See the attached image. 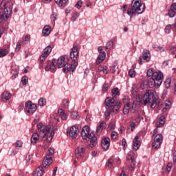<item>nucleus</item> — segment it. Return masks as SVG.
<instances>
[{"mask_svg":"<svg viewBox=\"0 0 176 176\" xmlns=\"http://www.w3.org/2000/svg\"><path fill=\"white\" fill-rule=\"evenodd\" d=\"M104 107L107 111L104 113L105 120H109L112 112H118L122 108V102L115 100V97L107 98L104 100Z\"/></svg>","mask_w":176,"mask_h":176,"instance_id":"1","label":"nucleus"},{"mask_svg":"<svg viewBox=\"0 0 176 176\" xmlns=\"http://www.w3.org/2000/svg\"><path fill=\"white\" fill-rule=\"evenodd\" d=\"M13 0H3L0 3V21H6L12 17Z\"/></svg>","mask_w":176,"mask_h":176,"instance_id":"2","label":"nucleus"},{"mask_svg":"<svg viewBox=\"0 0 176 176\" xmlns=\"http://www.w3.org/2000/svg\"><path fill=\"white\" fill-rule=\"evenodd\" d=\"M139 102H140V104H143L144 106H146L147 104H151V108H152V109H155L160 102L157 96H155L153 90L147 89L146 90V93L143 96L142 100H139Z\"/></svg>","mask_w":176,"mask_h":176,"instance_id":"3","label":"nucleus"},{"mask_svg":"<svg viewBox=\"0 0 176 176\" xmlns=\"http://www.w3.org/2000/svg\"><path fill=\"white\" fill-rule=\"evenodd\" d=\"M78 62L69 63V58L67 56H60L58 59L57 65L58 68H63V72H75L76 67H78Z\"/></svg>","mask_w":176,"mask_h":176,"instance_id":"4","label":"nucleus"},{"mask_svg":"<svg viewBox=\"0 0 176 176\" xmlns=\"http://www.w3.org/2000/svg\"><path fill=\"white\" fill-rule=\"evenodd\" d=\"M145 3H142L141 0H133L131 8H128L127 10V14L131 19L134 14H142L143 12H145Z\"/></svg>","mask_w":176,"mask_h":176,"instance_id":"5","label":"nucleus"},{"mask_svg":"<svg viewBox=\"0 0 176 176\" xmlns=\"http://www.w3.org/2000/svg\"><path fill=\"white\" fill-rule=\"evenodd\" d=\"M81 137L83 140H89L90 148H94L97 144V136L93 132L90 133V127L87 125L83 126L81 131Z\"/></svg>","mask_w":176,"mask_h":176,"instance_id":"6","label":"nucleus"},{"mask_svg":"<svg viewBox=\"0 0 176 176\" xmlns=\"http://www.w3.org/2000/svg\"><path fill=\"white\" fill-rule=\"evenodd\" d=\"M38 131L43 133V138H45L47 142H52L53 138L54 137V131L49 126L43 125L42 122L37 124Z\"/></svg>","mask_w":176,"mask_h":176,"instance_id":"7","label":"nucleus"},{"mask_svg":"<svg viewBox=\"0 0 176 176\" xmlns=\"http://www.w3.org/2000/svg\"><path fill=\"white\" fill-rule=\"evenodd\" d=\"M79 57V45L74 44L73 47L70 50V58L73 63H78V58Z\"/></svg>","mask_w":176,"mask_h":176,"instance_id":"8","label":"nucleus"},{"mask_svg":"<svg viewBox=\"0 0 176 176\" xmlns=\"http://www.w3.org/2000/svg\"><path fill=\"white\" fill-rule=\"evenodd\" d=\"M126 162L131 163L129 166L130 171H134V166H135V153H134V151H129L127 153Z\"/></svg>","mask_w":176,"mask_h":176,"instance_id":"9","label":"nucleus"},{"mask_svg":"<svg viewBox=\"0 0 176 176\" xmlns=\"http://www.w3.org/2000/svg\"><path fill=\"white\" fill-rule=\"evenodd\" d=\"M46 67H45V71H50L51 72H56L57 69V61L55 59L52 60H47L46 62Z\"/></svg>","mask_w":176,"mask_h":176,"instance_id":"10","label":"nucleus"},{"mask_svg":"<svg viewBox=\"0 0 176 176\" xmlns=\"http://www.w3.org/2000/svg\"><path fill=\"white\" fill-rule=\"evenodd\" d=\"M86 153V147L83 146H78L75 151V156L78 160H80Z\"/></svg>","mask_w":176,"mask_h":176,"instance_id":"11","label":"nucleus"},{"mask_svg":"<svg viewBox=\"0 0 176 176\" xmlns=\"http://www.w3.org/2000/svg\"><path fill=\"white\" fill-rule=\"evenodd\" d=\"M163 142V135L157 134L154 138V142L152 143V146L153 149H157V148H160Z\"/></svg>","mask_w":176,"mask_h":176,"instance_id":"12","label":"nucleus"},{"mask_svg":"<svg viewBox=\"0 0 176 176\" xmlns=\"http://www.w3.org/2000/svg\"><path fill=\"white\" fill-rule=\"evenodd\" d=\"M78 127L76 126H73L70 128H68L67 130V134L68 137H71L72 140H74L76 137H78Z\"/></svg>","mask_w":176,"mask_h":176,"instance_id":"13","label":"nucleus"},{"mask_svg":"<svg viewBox=\"0 0 176 176\" xmlns=\"http://www.w3.org/2000/svg\"><path fill=\"white\" fill-rule=\"evenodd\" d=\"M152 78L157 82V86H160L163 83V73L162 72H155Z\"/></svg>","mask_w":176,"mask_h":176,"instance_id":"14","label":"nucleus"},{"mask_svg":"<svg viewBox=\"0 0 176 176\" xmlns=\"http://www.w3.org/2000/svg\"><path fill=\"white\" fill-rule=\"evenodd\" d=\"M25 107L28 113H34L36 111V104H33L32 101H27L25 104Z\"/></svg>","mask_w":176,"mask_h":176,"instance_id":"15","label":"nucleus"},{"mask_svg":"<svg viewBox=\"0 0 176 176\" xmlns=\"http://www.w3.org/2000/svg\"><path fill=\"white\" fill-rule=\"evenodd\" d=\"M52 53V46L48 45L43 50V52L40 56V61L41 63H43L45 60H46V58L49 56V54Z\"/></svg>","mask_w":176,"mask_h":176,"instance_id":"16","label":"nucleus"},{"mask_svg":"<svg viewBox=\"0 0 176 176\" xmlns=\"http://www.w3.org/2000/svg\"><path fill=\"white\" fill-rule=\"evenodd\" d=\"M111 145V139L109 138H104L101 141V146L105 151H108L109 149V146Z\"/></svg>","mask_w":176,"mask_h":176,"instance_id":"17","label":"nucleus"},{"mask_svg":"<svg viewBox=\"0 0 176 176\" xmlns=\"http://www.w3.org/2000/svg\"><path fill=\"white\" fill-rule=\"evenodd\" d=\"M141 146V139L140 136L136 135L133 140V151H138Z\"/></svg>","mask_w":176,"mask_h":176,"instance_id":"18","label":"nucleus"},{"mask_svg":"<svg viewBox=\"0 0 176 176\" xmlns=\"http://www.w3.org/2000/svg\"><path fill=\"white\" fill-rule=\"evenodd\" d=\"M168 16L170 18L176 16V3H173L168 10Z\"/></svg>","mask_w":176,"mask_h":176,"instance_id":"19","label":"nucleus"},{"mask_svg":"<svg viewBox=\"0 0 176 176\" xmlns=\"http://www.w3.org/2000/svg\"><path fill=\"white\" fill-rule=\"evenodd\" d=\"M52 163H53V158L45 155L43 162V166L45 168H47L48 166H50Z\"/></svg>","mask_w":176,"mask_h":176,"instance_id":"20","label":"nucleus"},{"mask_svg":"<svg viewBox=\"0 0 176 176\" xmlns=\"http://www.w3.org/2000/svg\"><path fill=\"white\" fill-rule=\"evenodd\" d=\"M50 32H52V28L47 25L44 26L42 30L43 36H49V35H50Z\"/></svg>","mask_w":176,"mask_h":176,"instance_id":"21","label":"nucleus"},{"mask_svg":"<svg viewBox=\"0 0 176 176\" xmlns=\"http://www.w3.org/2000/svg\"><path fill=\"white\" fill-rule=\"evenodd\" d=\"M12 98V94L8 91H5L1 96L2 101H9Z\"/></svg>","mask_w":176,"mask_h":176,"instance_id":"22","label":"nucleus"},{"mask_svg":"<svg viewBox=\"0 0 176 176\" xmlns=\"http://www.w3.org/2000/svg\"><path fill=\"white\" fill-rule=\"evenodd\" d=\"M166 123V116H162L156 122L157 127H163Z\"/></svg>","mask_w":176,"mask_h":176,"instance_id":"23","label":"nucleus"},{"mask_svg":"<svg viewBox=\"0 0 176 176\" xmlns=\"http://www.w3.org/2000/svg\"><path fill=\"white\" fill-rule=\"evenodd\" d=\"M107 128V122H100V124L96 128V133L98 134L104 130V129Z\"/></svg>","mask_w":176,"mask_h":176,"instance_id":"24","label":"nucleus"},{"mask_svg":"<svg viewBox=\"0 0 176 176\" xmlns=\"http://www.w3.org/2000/svg\"><path fill=\"white\" fill-rule=\"evenodd\" d=\"M105 57H107V54L105 52H100V54L96 59V64L98 65L102 63V61L105 60Z\"/></svg>","mask_w":176,"mask_h":176,"instance_id":"25","label":"nucleus"},{"mask_svg":"<svg viewBox=\"0 0 176 176\" xmlns=\"http://www.w3.org/2000/svg\"><path fill=\"white\" fill-rule=\"evenodd\" d=\"M43 167L38 166L34 172H33V176H43Z\"/></svg>","mask_w":176,"mask_h":176,"instance_id":"26","label":"nucleus"},{"mask_svg":"<svg viewBox=\"0 0 176 176\" xmlns=\"http://www.w3.org/2000/svg\"><path fill=\"white\" fill-rule=\"evenodd\" d=\"M142 58L146 61H149V60H151V52H149V50H144L143 51Z\"/></svg>","mask_w":176,"mask_h":176,"instance_id":"27","label":"nucleus"},{"mask_svg":"<svg viewBox=\"0 0 176 176\" xmlns=\"http://www.w3.org/2000/svg\"><path fill=\"white\" fill-rule=\"evenodd\" d=\"M58 113L60 116L62 120H67L68 119V115L65 113V111L63 109H59L58 110Z\"/></svg>","mask_w":176,"mask_h":176,"instance_id":"28","label":"nucleus"},{"mask_svg":"<svg viewBox=\"0 0 176 176\" xmlns=\"http://www.w3.org/2000/svg\"><path fill=\"white\" fill-rule=\"evenodd\" d=\"M39 141V135L36 133H34L31 138V144L35 145Z\"/></svg>","mask_w":176,"mask_h":176,"instance_id":"29","label":"nucleus"},{"mask_svg":"<svg viewBox=\"0 0 176 176\" xmlns=\"http://www.w3.org/2000/svg\"><path fill=\"white\" fill-rule=\"evenodd\" d=\"M9 54V50L5 48H0V58L6 57Z\"/></svg>","mask_w":176,"mask_h":176,"instance_id":"30","label":"nucleus"},{"mask_svg":"<svg viewBox=\"0 0 176 176\" xmlns=\"http://www.w3.org/2000/svg\"><path fill=\"white\" fill-rule=\"evenodd\" d=\"M148 86L152 89L154 86H157V82L155 78L151 77V78L148 81Z\"/></svg>","mask_w":176,"mask_h":176,"instance_id":"31","label":"nucleus"},{"mask_svg":"<svg viewBox=\"0 0 176 176\" xmlns=\"http://www.w3.org/2000/svg\"><path fill=\"white\" fill-rule=\"evenodd\" d=\"M129 112H130V103H126L124 106L123 113L124 115H128Z\"/></svg>","mask_w":176,"mask_h":176,"instance_id":"32","label":"nucleus"},{"mask_svg":"<svg viewBox=\"0 0 176 176\" xmlns=\"http://www.w3.org/2000/svg\"><path fill=\"white\" fill-rule=\"evenodd\" d=\"M153 47L155 49V50H156V52H164V48L157 44L153 45Z\"/></svg>","mask_w":176,"mask_h":176,"instance_id":"33","label":"nucleus"},{"mask_svg":"<svg viewBox=\"0 0 176 176\" xmlns=\"http://www.w3.org/2000/svg\"><path fill=\"white\" fill-rule=\"evenodd\" d=\"M106 167H108L109 168H112L113 167V159L109 158L107 163H106Z\"/></svg>","mask_w":176,"mask_h":176,"instance_id":"34","label":"nucleus"},{"mask_svg":"<svg viewBox=\"0 0 176 176\" xmlns=\"http://www.w3.org/2000/svg\"><path fill=\"white\" fill-rule=\"evenodd\" d=\"M54 1L58 6H63V5H65L68 2V0H54Z\"/></svg>","mask_w":176,"mask_h":176,"instance_id":"35","label":"nucleus"},{"mask_svg":"<svg viewBox=\"0 0 176 176\" xmlns=\"http://www.w3.org/2000/svg\"><path fill=\"white\" fill-rule=\"evenodd\" d=\"M170 107H171V101L166 100L165 102V104H164V107L163 108V111L170 109Z\"/></svg>","mask_w":176,"mask_h":176,"instance_id":"36","label":"nucleus"},{"mask_svg":"<svg viewBox=\"0 0 176 176\" xmlns=\"http://www.w3.org/2000/svg\"><path fill=\"white\" fill-rule=\"evenodd\" d=\"M38 105L40 107H45V105H46V99L43 98H41L38 100Z\"/></svg>","mask_w":176,"mask_h":176,"instance_id":"37","label":"nucleus"},{"mask_svg":"<svg viewBox=\"0 0 176 176\" xmlns=\"http://www.w3.org/2000/svg\"><path fill=\"white\" fill-rule=\"evenodd\" d=\"M21 43H23V41H21V40L18 41V42L16 43L15 52H20V50H21Z\"/></svg>","mask_w":176,"mask_h":176,"instance_id":"38","label":"nucleus"},{"mask_svg":"<svg viewBox=\"0 0 176 176\" xmlns=\"http://www.w3.org/2000/svg\"><path fill=\"white\" fill-rule=\"evenodd\" d=\"M31 41V36L26 35L24 38H23V43L27 45L28 42Z\"/></svg>","mask_w":176,"mask_h":176,"instance_id":"39","label":"nucleus"},{"mask_svg":"<svg viewBox=\"0 0 176 176\" xmlns=\"http://www.w3.org/2000/svg\"><path fill=\"white\" fill-rule=\"evenodd\" d=\"M54 154V150L52 148L48 149L46 156H49V157L53 158V155Z\"/></svg>","mask_w":176,"mask_h":176,"instance_id":"40","label":"nucleus"},{"mask_svg":"<svg viewBox=\"0 0 176 176\" xmlns=\"http://www.w3.org/2000/svg\"><path fill=\"white\" fill-rule=\"evenodd\" d=\"M63 108H68V107H69V100H68V99H64L63 100Z\"/></svg>","mask_w":176,"mask_h":176,"instance_id":"41","label":"nucleus"},{"mask_svg":"<svg viewBox=\"0 0 176 176\" xmlns=\"http://www.w3.org/2000/svg\"><path fill=\"white\" fill-rule=\"evenodd\" d=\"M113 96H120V91H119V88H113L111 90Z\"/></svg>","mask_w":176,"mask_h":176,"instance_id":"42","label":"nucleus"},{"mask_svg":"<svg viewBox=\"0 0 176 176\" xmlns=\"http://www.w3.org/2000/svg\"><path fill=\"white\" fill-rule=\"evenodd\" d=\"M136 108H137V104L135 102H133L131 106L130 107V112H131V113H135Z\"/></svg>","mask_w":176,"mask_h":176,"instance_id":"43","label":"nucleus"},{"mask_svg":"<svg viewBox=\"0 0 176 176\" xmlns=\"http://www.w3.org/2000/svg\"><path fill=\"white\" fill-rule=\"evenodd\" d=\"M112 47H113V41H109L106 45L105 50H108V49H112Z\"/></svg>","mask_w":176,"mask_h":176,"instance_id":"44","label":"nucleus"},{"mask_svg":"<svg viewBox=\"0 0 176 176\" xmlns=\"http://www.w3.org/2000/svg\"><path fill=\"white\" fill-rule=\"evenodd\" d=\"M165 87L168 89L171 86V79L167 78L164 82Z\"/></svg>","mask_w":176,"mask_h":176,"instance_id":"45","label":"nucleus"},{"mask_svg":"<svg viewBox=\"0 0 176 176\" xmlns=\"http://www.w3.org/2000/svg\"><path fill=\"white\" fill-rule=\"evenodd\" d=\"M118 132L116 131H112L111 133V140H116V138H118Z\"/></svg>","mask_w":176,"mask_h":176,"instance_id":"46","label":"nucleus"},{"mask_svg":"<svg viewBox=\"0 0 176 176\" xmlns=\"http://www.w3.org/2000/svg\"><path fill=\"white\" fill-rule=\"evenodd\" d=\"M21 82L23 83V86H25V85H27V83H28V77H27V76L22 77Z\"/></svg>","mask_w":176,"mask_h":176,"instance_id":"47","label":"nucleus"},{"mask_svg":"<svg viewBox=\"0 0 176 176\" xmlns=\"http://www.w3.org/2000/svg\"><path fill=\"white\" fill-rule=\"evenodd\" d=\"M122 145L123 147V150L126 151V149L127 148V142L126 141V139H124V138L122 139Z\"/></svg>","mask_w":176,"mask_h":176,"instance_id":"48","label":"nucleus"},{"mask_svg":"<svg viewBox=\"0 0 176 176\" xmlns=\"http://www.w3.org/2000/svg\"><path fill=\"white\" fill-rule=\"evenodd\" d=\"M147 76H148L149 78H151V76H153V75L155 74V72H153V69H149L148 71H147Z\"/></svg>","mask_w":176,"mask_h":176,"instance_id":"49","label":"nucleus"},{"mask_svg":"<svg viewBox=\"0 0 176 176\" xmlns=\"http://www.w3.org/2000/svg\"><path fill=\"white\" fill-rule=\"evenodd\" d=\"M78 116H79V113H78V111H73L71 114L72 119L75 120L78 118Z\"/></svg>","mask_w":176,"mask_h":176,"instance_id":"50","label":"nucleus"},{"mask_svg":"<svg viewBox=\"0 0 176 176\" xmlns=\"http://www.w3.org/2000/svg\"><path fill=\"white\" fill-rule=\"evenodd\" d=\"M129 75L130 78H134L135 76V70L131 69L129 72Z\"/></svg>","mask_w":176,"mask_h":176,"instance_id":"51","label":"nucleus"},{"mask_svg":"<svg viewBox=\"0 0 176 176\" xmlns=\"http://www.w3.org/2000/svg\"><path fill=\"white\" fill-rule=\"evenodd\" d=\"M78 17H79V12H76L74 13L72 16V21H75L76 20V19H78Z\"/></svg>","mask_w":176,"mask_h":176,"instance_id":"52","label":"nucleus"},{"mask_svg":"<svg viewBox=\"0 0 176 176\" xmlns=\"http://www.w3.org/2000/svg\"><path fill=\"white\" fill-rule=\"evenodd\" d=\"M16 148H23V142L20 140H17L15 143Z\"/></svg>","mask_w":176,"mask_h":176,"instance_id":"53","label":"nucleus"},{"mask_svg":"<svg viewBox=\"0 0 176 176\" xmlns=\"http://www.w3.org/2000/svg\"><path fill=\"white\" fill-rule=\"evenodd\" d=\"M170 31H171V25H167L165 28L166 34H170Z\"/></svg>","mask_w":176,"mask_h":176,"instance_id":"54","label":"nucleus"},{"mask_svg":"<svg viewBox=\"0 0 176 176\" xmlns=\"http://www.w3.org/2000/svg\"><path fill=\"white\" fill-rule=\"evenodd\" d=\"M108 87H109V85H108V83L104 82L102 85V91H108Z\"/></svg>","mask_w":176,"mask_h":176,"instance_id":"55","label":"nucleus"},{"mask_svg":"<svg viewBox=\"0 0 176 176\" xmlns=\"http://www.w3.org/2000/svg\"><path fill=\"white\" fill-rule=\"evenodd\" d=\"M108 129L109 130H114L115 129V123L113 122H110L108 125Z\"/></svg>","mask_w":176,"mask_h":176,"instance_id":"56","label":"nucleus"},{"mask_svg":"<svg viewBox=\"0 0 176 176\" xmlns=\"http://www.w3.org/2000/svg\"><path fill=\"white\" fill-rule=\"evenodd\" d=\"M19 76V72L15 70L12 76V79H16Z\"/></svg>","mask_w":176,"mask_h":176,"instance_id":"57","label":"nucleus"},{"mask_svg":"<svg viewBox=\"0 0 176 176\" xmlns=\"http://www.w3.org/2000/svg\"><path fill=\"white\" fill-rule=\"evenodd\" d=\"M173 168V164L168 163L166 166V170L168 173H170L171 171V168Z\"/></svg>","mask_w":176,"mask_h":176,"instance_id":"58","label":"nucleus"},{"mask_svg":"<svg viewBox=\"0 0 176 176\" xmlns=\"http://www.w3.org/2000/svg\"><path fill=\"white\" fill-rule=\"evenodd\" d=\"M109 72V69H108V67L103 66V71H102L103 74L104 75H107V74H108Z\"/></svg>","mask_w":176,"mask_h":176,"instance_id":"59","label":"nucleus"},{"mask_svg":"<svg viewBox=\"0 0 176 176\" xmlns=\"http://www.w3.org/2000/svg\"><path fill=\"white\" fill-rule=\"evenodd\" d=\"M82 1H78L76 4V8H77V9H80L82 8Z\"/></svg>","mask_w":176,"mask_h":176,"instance_id":"60","label":"nucleus"},{"mask_svg":"<svg viewBox=\"0 0 176 176\" xmlns=\"http://www.w3.org/2000/svg\"><path fill=\"white\" fill-rule=\"evenodd\" d=\"M129 126L130 127H129V129L131 128V131H134V129H135V124L134 122H131Z\"/></svg>","mask_w":176,"mask_h":176,"instance_id":"61","label":"nucleus"},{"mask_svg":"<svg viewBox=\"0 0 176 176\" xmlns=\"http://www.w3.org/2000/svg\"><path fill=\"white\" fill-rule=\"evenodd\" d=\"M110 71L111 72L112 74H115V72H116V66H111Z\"/></svg>","mask_w":176,"mask_h":176,"instance_id":"62","label":"nucleus"},{"mask_svg":"<svg viewBox=\"0 0 176 176\" xmlns=\"http://www.w3.org/2000/svg\"><path fill=\"white\" fill-rule=\"evenodd\" d=\"M170 51L172 52V53H174V52H176V45L171 46L170 48Z\"/></svg>","mask_w":176,"mask_h":176,"instance_id":"63","label":"nucleus"},{"mask_svg":"<svg viewBox=\"0 0 176 176\" xmlns=\"http://www.w3.org/2000/svg\"><path fill=\"white\" fill-rule=\"evenodd\" d=\"M56 15L54 14H52V15H51V19H52V21H56Z\"/></svg>","mask_w":176,"mask_h":176,"instance_id":"64","label":"nucleus"}]
</instances>
